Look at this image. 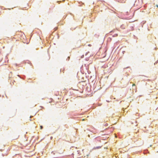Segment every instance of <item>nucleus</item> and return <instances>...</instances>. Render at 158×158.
<instances>
[{"mask_svg": "<svg viewBox=\"0 0 158 158\" xmlns=\"http://www.w3.org/2000/svg\"><path fill=\"white\" fill-rule=\"evenodd\" d=\"M85 56L86 57L85 59H89L88 58L91 56V54H90V52H86L85 54Z\"/></svg>", "mask_w": 158, "mask_h": 158, "instance_id": "1", "label": "nucleus"}, {"mask_svg": "<svg viewBox=\"0 0 158 158\" xmlns=\"http://www.w3.org/2000/svg\"><path fill=\"white\" fill-rule=\"evenodd\" d=\"M125 27L126 26L124 24H122L120 26V27L122 29L125 28Z\"/></svg>", "mask_w": 158, "mask_h": 158, "instance_id": "2", "label": "nucleus"}, {"mask_svg": "<svg viewBox=\"0 0 158 158\" xmlns=\"http://www.w3.org/2000/svg\"><path fill=\"white\" fill-rule=\"evenodd\" d=\"M64 0H63L62 1H58L57 2V3H60L61 2H64Z\"/></svg>", "mask_w": 158, "mask_h": 158, "instance_id": "3", "label": "nucleus"}, {"mask_svg": "<svg viewBox=\"0 0 158 158\" xmlns=\"http://www.w3.org/2000/svg\"><path fill=\"white\" fill-rule=\"evenodd\" d=\"M118 35V34H115L114 35H113V37H116Z\"/></svg>", "mask_w": 158, "mask_h": 158, "instance_id": "4", "label": "nucleus"}, {"mask_svg": "<svg viewBox=\"0 0 158 158\" xmlns=\"http://www.w3.org/2000/svg\"><path fill=\"white\" fill-rule=\"evenodd\" d=\"M109 40L110 41H111L112 40L111 38L110 37H109L108 39V40Z\"/></svg>", "mask_w": 158, "mask_h": 158, "instance_id": "5", "label": "nucleus"}, {"mask_svg": "<svg viewBox=\"0 0 158 158\" xmlns=\"http://www.w3.org/2000/svg\"><path fill=\"white\" fill-rule=\"evenodd\" d=\"M76 27H75L74 28H73V27H72L70 28V30H73L74 29H75Z\"/></svg>", "mask_w": 158, "mask_h": 158, "instance_id": "6", "label": "nucleus"}, {"mask_svg": "<svg viewBox=\"0 0 158 158\" xmlns=\"http://www.w3.org/2000/svg\"><path fill=\"white\" fill-rule=\"evenodd\" d=\"M8 55V54H7L6 55V56H5V59H6H6H7V58H8V57H7Z\"/></svg>", "mask_w": 158, "mask_h": 158, "instance_id": "7", "label": "nucleus"}, {"mask_svg": "<svg viewBox=\"0 0 158 158\" xmlns=\"http://www.w3.org/2000/svg\"><path fill=\"white\" fill-rule=\"evenodd\" d=\"M43 127L42 126H40V129H43Z\"/></svg>", "mask_w": 158, "mask_h": 158, "instance_id": "8", "label": "nucleus"}, {"mask_svg": "<svg viewBox=\"0 0 158 158\" xmlns=\"http://www.w3.org/2000/svg\"><path fill=\"white\" fill-rule=\"evenodd\" d=\"M84 55H82L81 56V58H82L84 57Z\"/></svg>", "mask_w": 158, "mask_h": 158, "instance_id": "9", "label": "nucleus"}, {"mask_svg": "<svg viewBox=\"0 0 158 158\" xmlns=\"http://www.w3.org/2000/svg\"><path fill=\"white\" fill-rule=\"evenodd\" d=\"M70 58V56H69L68 57V58L66 59H69Z\"/></svg>", "mask_w": 158, "mask_h": 158, "instance_id": "10", "label": "nucleus"}, {"mask_svg": "<svg viewBox=\"0 0 158 158\" xmlns=\"http://www.w3.org/2000/svg\"><path fill=\"white\" fill-rule=\"evenodd\" d=\"M77 152L78 154H79L80 152H79V151H77Z\"/></svg>", "mask_w": 158, "mask_h": 158, "instance_id": "11", "label": "nucleus"}, {"mask_svg": "<svg viewBox=\"0 0 158 158\" xmlns=\"http://www.w3.org/2000/svg\"><path fill=\"white\" fill-rule=\"evenodd\" d=\"M52 153H53V154H55V153H54V152H52Z\"/></svg>", "mask_w": 158, "mask_h": 158, "instance_id": "12", "label": "nucleus"}, {"mask_svg": "<svg viewBox=\"0 0 158 158\" xmlns=\"http://www.w3.org/2000/svg\"><path fill=\"white\" fill-rule=\"evenodd\" d=\"M135 86V84H133L132 86Z\"/></svg>", "mask_w": 158, "mask_h": 158, "instance_id": "13", "label": "nucleus"}, {"mask_svg": "<svg viewBox=\"0 0 158 158\" xmlns=\"http://www.w3.org/2000/svg\"><path fill=\"white\" fill-rule=\"evenodd\" d=\"M88 46H91V45L90 44H89L88 45Z\"/></svg>", "mask_w": 158, "mask_h": 158, "instance_id": "14", "label": "nucleus"}, {"mask_svg": "<svg viewBox=\"0 0 158 158\" xmlns=\"http://www.w3.org/2000/svg\"><path fill=\"white\" fill-rule=\"evenodd\" d=\"M157 49V48H155V49L156 50Z\"/></svg>", "mask_w": 158, "mask_h": 158, "instance_id": "15", "label": "nucleus"}, {"mask_svg": "<svg viewBox=\"0 0 158 158\" xmlns=\"http://www.w3.org/2000/svg\"><path fill=\"white\" fill-rule=\"evenodd\" d=\"M52 137H51V139H52Z\"/></svg>", "mask_w": 158, "mask_h": 158, "instance_id": "16", "label": "nucleus"}, {"mask_svg": "<svg viewBox=\"0 0 158 158\" xmlns=\"http://www.w3.org/2000/svg\"><path fill=\"white\" fill-rule=\"evenodd\" d=\"M81 3H82V4H84L83 3H82V2H81Z\"/></svg>", "mask_w": 158, "mask_h": 158, "instance_id": "17", "label": "nucleus"}, {"mask_svg": "<svg viewBox=\"0 0 158 158\" xmlns=\"http://www.w3.org/2000/svg\"><path fill=\"white\" fill-rule=\"evenodd\" d=\"M112 31H111L110 32V33H111Z\"/></svg>", "mask_w": 158, "mask_h": 158, "instance_id": "18", "label": "nucleus"}]
</instances>
